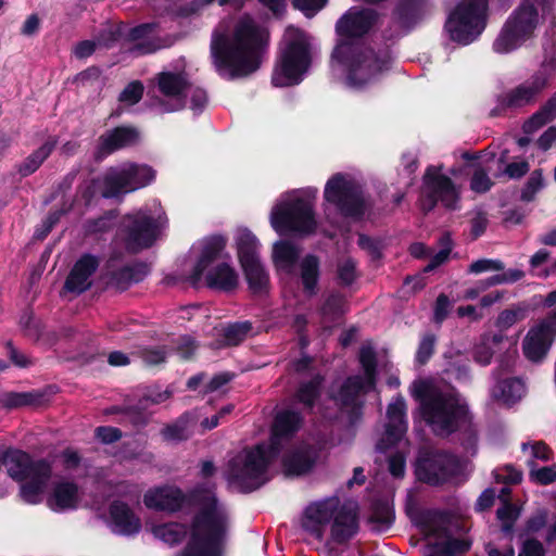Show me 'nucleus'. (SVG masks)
<instances>
[{
    "label": "nucleus",
    "instance_id": "54",
    "mask_svg": "<svg viewBox=\"0 0 556 556\" xmlns=\"http://www.w3.org/2000/svg\"><path fill=\"white\" fill-rule=\"evenodd\" d=\"M338 273L344 285L352 283L356 278L355 263L351 258L343 260L338 266Z\"/></svg>",
    "mask_w": 556,
    "mask_h": 556
},
{
    "label": "nucleus",
    "instance_id": "42",
    "mask_svg": "<svg viewBox=\"0 0 556 556\" xmlns=\"http://www.w3.org/2000/svg\"><path fill=\"white\" fill-rule=\"evenodd\" d=\"M142 277V268L125 266L113 273L112 281L117 288L125 289L131 282L140 281Z\"/></svg>",
    "mask_w": 556,
    "mask_h": 556
},
{
    "label": "nucleus",
    "instance_id": "37",
    "mask_svg": "<svg viewBox=\"0 0 556 556\" xmlns=\"http://www.w3.org/2000/svg\"><path fill=\"white\" fill-rule=\"evenodd\" d=\"M194 420L195 418L191 414H185L176 422L162 430L163 438L169 442L187 440L192 433L191 425Z\"/></svg>",
    "mask_w": 556,
    "mask_h": 556
},
{
    "label": "nucleus",
    "instance_id": "13",
    "mask_svg": "<svg viewBox=\"0 0 556 556\" xmlns=\"http://www.w3.org/2000/svg\"><path fill=\"white\" fill-rule=\"evenodd\" d=\"M540 14L532 0L522 1L509 15L493 42L496 53H509L531 39L540 25Z\"/></svg>",
    "mask_w": 556,
    "mask_h": 556
},
{
    "label": "nucleus",
    "instance_id": "24",
    "mask_svg": "<svg viewBox=\"0 0 556 556\" xmlns=\"http://www.w3.org/2000/svg\"><path fill=\"white\" fill-rule=\"evenodd\" d=\"M462 463L445 452H429L421 455L416 465L419 480L430 484H439L460 472Z\"/></svg>",
    "mask_w": 556,
    "mask_h": 556
},
{
    "label": "nucleus",
    "instance_id": "58",
    "mask_svg": "<svg viewBox=\"0 0 556 556\" xmlns=\"http://www.w3.org/2000/svg\"><path fill=\"white\" fill-rule=\"evenodd\" d=\"M525 273L520 269H508L507 271H503L501 274H496L491 277V282L502 285V283H511L522 279Z\"/></svg>",
    "mask_w": 556,
    "mask_h": 556
},
{
    "label": "nucleus",
    "instance_id": "25",
    "mask_svg": "<svg viewBox=\"0 0 556 556\" xmlns=\"http://www.w3.org/2000/svg\"><path fill=\"white\" fill-rule=\"evenodd\" d=\"M377 22L370 9H350L337 23L339 42H362L356 38L365 35Z\"/></svg>",
    "mask_w": 556,
    "mask_h": 556
},
{
    "label": "nucleus",
    "instance_id": "49",
    "mask_svg": "<svg viewBox=\"0 0 556 556\" xmlns=\"http://www.w3.org/2000/svg\"><path fill=\"white\" fill-rule=\"evenodd\" d=\"M143 93V86L140 81H131L119 94V101L132 105L137 103Z\"/></svg>",
    "mask_w": 556,
    "mask_h": 556
},
{
    "label": "nucleus",
    "instance_id": "27",
    "mask_svg": "<svg viewBox=\"0 0 556 556\" xmlns=\"http://www.w3.org/2000/svg\"><path fill=\"white\" fill-rule=\"evenodd\" d=\"M99 265L98 258L91 255H84L77 261L70 276L66 279V290L74 293H81L87 290L91 282L90 276Z\"/></svg>",
    "mask_w": 556,
    "mask_h": 556
},
{
    "label": "nucleus",
    "instance_id": "22",
    "mask_svg": "<svg viewBox=\"0 0 556 556\" xmlns=\"http://www.w3.org/2000/svg\"><path fill=\"white\" fill-rule=\"evenodd\" d=\"M459 201V189L450 177L441 173V168L430 166L424 177L420 205L426 212L431 211L438 202L447 208H456Z\"/></svg>",
    "mask_w": 556,
    "mask_h": 556
},
{
    "label": "nucleus",
    "instance_id": "62",
    "mask_svg": "<svg viewBox=\"0 0 556 556\" xmlns=\"http://www.w3.org/2000/svg\"><path fill=\"white\" fill-rule=\"evenodd\" d=\"M450 308V300L445 294H440L437 299L435 309H434V319L438 323H441L447 315Z\"/></svg>",
    "mask_w": 556,
    "mask_h": 556
},
{
    "label": "nucleus",
    "instance_id": "18",
    "mask_svg": "<svg viewBox=\"0 0 556 556\" xmlns=\"http://www.w3.org/2000/svg\"><path fill=\"white\" fill-rule=\"evenodd\" d=\"M155 94L152 105L160 111L170 113L184 109L187 105V91L190 81L182 70H165L154 77Z\"/></svg>",
    "mask_w": 556,
    "mask_h": 556
},
{
    "label": "nucleus",
    "instance_id": "34",
    "mask_svg": "<svg viewBox=\"0 0 556 556\" xmlns=\"http://www.w3.org/2000/svg\"><path fill=\"white\" fill-rule=\"evenodd\" d=\"M118 34L113 28L105 30L97 40H85L79 42L74 54L78 59L90 56L98 48H110L117 40Z\"/></svg>",
    "mask_w": 556,
    "mask_h": 556
},
{
    "label": "nucleus",
    "instance_id": "5",
    "mask_svg": "<svg viewBox=\"0 0 556 556\" xmlns=\"http://www.w3.org/2000/svg\"><path fill=\"white\" fill-rule=\"evenodd\" d=\"M331 521L330 540L336 543L350 540L358 530L355 513L341 507L338 497L309 504L303 513L301 526L309 540L324 543Z\"/></svg>",
    "mask_w": 556,
    "mask_h": 556
},
{
    "label": "nucleus",
    "instance_id": "31",
    "mask_svg": "<svg viewBox=\"0 0 556 556\" xmlns=\"http://www.w3.org/2000/svg\"><path fill=\"white\" fill-rule=\"evenodd\" d=\"M300 249L290 241L280 240L273 247V262L277 270L291 274L300 256Z\"/></svg>",
    "mask_w": 556,
    "mask_h": 556
},
{
    "label": "nucleus",
    "instance_id": "43",
    "mask_svg": "<svg viewBox=\"0 0 556 556\" xmlns=\"http://www.w3.org/2000/svg\"><path fill=\"white\" fill-rule=\"evenodd\" d=\"M489 169L490 167L484 168L480 164L473 165L472 177L470 180V188L472 191L484 193L491 189L493 184L488 175Z\"/></svg>",
    "mask_w": 556,
    "mask_h": 556
},
{
    "label": "nucleus",
    "instance_id": "11",
    "mask_svg": "<svg viewBox=\"0 0 556 556\" xmlns=\"http://www.w3.org/2000/svg\"><path fill=\"white\" fill-rule=\"evenodd\" d=\"M229 255L225 254V240L213 238L206 241L202 248L189 278L193 285L202 280L206 286L223 291H231L239 283V275L225 261Z\"/></svg>",
    "mask_w": 556,
    "mask_h": 556
},
{
    "label": "nucleus",
    "instance_id": "35",
    "mask_svg": "<svg viewBox=\"0 0 556 556\" xmlns=\"http://www.w3.org/2000/svg\"><path fill=\"white\" fill-rule=\"evenodd\" d=\"M300 277L304 291L309 295L315 294L319 277V262L315 256L307 255L301 261Z\"/></svg>",
    "mask_w": 556,
    "mask_h": 556
},
{
    "label": "nucleus",
    "instance_id": "30",
    "mask_svg": "<svg viewBox=\"0 0 556 556\" xmlns=\"http://www.w3.org/2000/svg\"><path fill=\"white\" fill-rule=\"evenodd\" d=\"M315 463L312 450L300 447L288 452L283 456L282 465L287 476H300L308 472Z\"/></svg>",
    "mask_w": 556,
    "mask_h": 556
},
{
    "label": "nucleus",
    "instance_id": "6",
    "mask_svg": "<svg viewBox=\"0 0 556 556\" xmlns=\"http://www.w3.org/2000/svg\"><path fill=\"white\" fill-rule=\"evenodd\" d=\"M332 58L351 88L372 83L391 65L389 52L376 53L364 42H339Z\"/></svg>",
    "mask_w": 556,
    "mask_h": 556
},
{
    "label": "nucleus",
    "instance_id": "45",
    "mask_svg": "<svg viewBox=\"0 0 556 556\" xmlns=\"http://www.w3.org/2000/svg\"><path fill=\"white\" fill-rule=\"evenodd\" d=\"M525 318V311L522 308L516 307L510 309L503 311L496 319V327L501 330H507L516 323L522 320Z\"/></svg>",
    "mask_w": 556,
    "mask_h": 556
},
{
    "label": "nucleus",
    "instance_id": "63",
    "mask_svg": "<svg viewBox=\"0 0 556 556\" xmlns=\"http://www.w3.org/2000/svg\"><path fill=\"white\" fill-rule=\"evenodd\" d=\"M517 509L508 502H505L504 505L497 509L498 519L506 525H510L517 518Z\"/></svg>",
    "mask_w": 556,
    "mask_h": 556
},
{
    "label": "nucleus",
    "instance_id": "4",
    "mask_svg": "<svg viewBox=\"0 0 556 556\" xmlns=\"http://www.w3.org/2000/svg\"><path fill=\"white\" fill-rule=\"evenodd\" d=\"M412 395L420 402L422 415L433 431L450 434L470 422L467 403L453 391H442L428 381L412 384Z\"/></svg>",
    "mask_w": 556,
    "mask_h": 556
},
{
    "label": "nucleus",
    "instance_id": "10",
    "mask_svg": "<svg viewBox=\"0 0 556 556\" xmlns=\"http://www.w3.org/2000/svg\"><path fill=\"white\" fill-rule=\"evenodd\" d=\"M3 465L10 478L17 481L21 498L28 504L42 501L52 470L46 460H33L20 450H10L3 456Z\"/></svg>",
    "mask_w": 556,
    "mask_h": 556
},
{
    "label": "nucleus",
    "instance_id": "53",
    "mask_svg": "<svg viewBox=\"0 0 556 556\" xmlns=\"http://www.w3.org/2000/svg\"><path fill=\"white\" fill-rule=\"evenodd\" d=\"M167 352L163 348H147L141 351V358L147 365H159L165 362Z\"/></svg>",
    "mask_w": 556,
    "mask_h": 556
},
{
    "label": "nucleus",
    "instance_id": "57",
    "mask_svg": "<svg viewBox=\"0 0 556 556\" xmlns=\"http://www.w3.org/2000/svg\"><path fill=\"white\" fill-rule=\"evenodd\" d=\"M328 0H292L294 8L311 16L325 7Z\"/></svg>",
    "mask_w": 556,
    "mask_h": 556
},
{
    "label": "nucleus",
    "instance_id": "33",
    "mask_svg": "<svg viewBox=\"0 0 556 556\" xmlns=\"http://www.w3.org/2000/svg\"><path fill=\"white\" fill-rule=\"evenodd\" d=\"M139 132L132 127H117L102 137V146L108 152L135 144Z\"/></svg>",
    "mask_w": 556,
    "mask_h": 556
},
{
    "label": "nucleus",
    "instance_id": "8",
    "mask_svg": "<svg viewBox=\"0 0 556 556\" xmlns=\"http://www.w3.org/2000/svg\"><path fill=\"white\" fill-rule=\"evenodd\" d=\"M418 523L428 540L425 556H455L469 549L458 519L440 511L421 513Z\"/></svg>",
    "mask_w": 556,
    "mask_h": 556
},
{
    "label": "nucleus",
    "instance_id": "21",
    "mask_svg": "<svg viewBox=\"0 0 556 556\" xmlns=\"http://www.w3.org/2000/svg\"><path fill=\"white\" fill-rule=\"evenodd\" d=\"M359 362L364 369L363 376L349 378L334 396L336 403L342 408L354 409L359 404V397L375 386L376 354L370 344H364L359 351Z\"/></svg>",
    "mask_w": 556,
    "mask_h": 556
},
{
    "label": "nucleus",
    "instance_id": "55",
    "mask_svg": "<svg viewBox=\"0 0 556 556\" xmlns=\"http://www.w3.org/2000/svg\"><path fill=\"white\" fill-rule=\"evenodd\" d=\"M530 477L536 483L548 484L556 480V470L554 467H542L539 469L532 468Z\"/></svg>",
    "mask_w": 556,
    "mask_h": 556
},
{
    "label": "nucleus",
    "instance_id": "50",
    "mask_svg": "<svg viewBox=\"0 0 556 556\" xmlns=\"http://www.w3.org/2000/svg\"><path fill=\"white\" fill-rule=\"evenodd\" d=\"M187 98L190 100L189 109L194 113H200L207 103L206 92L190 84V88L187 91Z\"/></svg>",
    "mask_w": 556,
    "mask_h": 556
},
{
    "label": "nucleus",
    "instance_id": "44",
    "mask_svg": "<svg viewBox=\"0 0 556 556\" xmlns=\"http://www.w3.org/2000/svg\"><path fill=\"white\" fill-rule=\"evenodd\" d=\"M344 299L339 294H330L325 301L321 314L325 318L334 319L344 313Z\"/></svg>",
    "mask_w": 556,
    "mask_h": 556
},
{
    "label": "nucleus",
    "instance_id": "48",
    "mask_svg": "<svg viewBox=\"0 0 556 556\" xmlns=\"http://www.w3.org/2000/svg\"><path fill=\"white\" fill-rule=\"evenodd\" d=\"M437 339L434 334L426 333L419 343L418 350L416 352V361L419 364H425L429 361L434 352Z\"/></svg>",
    "mask_w": 556,
    "mask_h": 556
},
{
    "label": "nucleus",
    "instance_id": "20",
    "mask_svg": "<svg viewBox=\"0 0 556 556\" xmlns=\"http://www.w3.org/2000/svg\"><path fill=\"white\" fill-rule=\"evenodd\" d=\"M556 74V61L545 59L539 70L526 81L505 92L500 103L504 108L518 109L535 102Z\"/></svg>",
    "mask_w": 556,
    "mask_h": 556
},
{
    "label": "nucleus",
    "instance_id": "12",
    "mask_svg": "<svg viewBox=\"0 0 556 556\" xmlns=\"http://www.w3.org/2000/svg\"><path fill=\"white\" fill-rule=\"evenodd\" d=\"M167 218L161 204L154 201L136 210L122 219L118 237L130 252H138L153 244Z\"/></svg>",
    "mask_w": 556,
    "mask_h": 556
},
{
    "label": "nucleus",
    "instance_id": "47",
    "mask_svg": "<svg viewBox=\"0 0 556 556\" xmlns=\"http://www.w3.org/2000/svg\"><path fill=\"white\" fill-rule=\"evenodd\" d=\"M320 378L316 377L307 383H303L296 394L299 402L306 406H312L314 399L318 394V388L320 386Z\"/></svg>",
    "mask_w": 556,
    "mask_h": 556
},
{
    "label": "nucleus",
    "instance_id": "23",
    "mask_svg": "<svg viewBox=\"0 0 556 556\" xmlns=\"http://www.w3.org/2000/svg\"><path fill=\"white\" fill-rule=\"evenodd\" d=\"M556 339V311L532 325L522 339L525 357L532 363H541L547 356Z\"/></svg>",
    "mask_w": 556,
    "mask_h": 556
},
{
    "label": "nucleus",
    "instance_id": "15",
    "mask_svg": "<svg viewBox=\"0 0 556 556\" xmlns=\"http://www.w3.org/2000/svg\"><path fill=\"white\" fill-rule=\"evenodd\" d=\"M405 408V401L402 397H396L389 404L386 430L377 444V447L383 452L391 447L397 448L389 458V470L396 478L403 477L405 472L404 452L407 446V441L405 440L407 430Z\"/></svg>",
    "mask_w": 556,
    "mask_h": 556
},
{
    "label": "nucleus",
    "instance_id": "51",
    "mask_svg": "<svg viewBox=\"0 0 556 556\" xmlns=\"http://www.w3.org/2000/svg\"><path fill=\"white\" fill-rule=\"evenodd\" d=\"M494 351L490 345V338L488 336H483L481 338V342L475 348V359L481 365L490 364L493 357Z\"/></svg>",
    "mask_w": 556,
    "mask_h": 556
},
{
    "label": "nucleus",
    "instance_id": "40",
    "mask_svg": "<svg viewBox=\"0 0 556 556\" xmlns=\"http://www.w3.org/2000/svg\"><path fill=\"white\" fill-rule=\"evenodd\" d=\"M394 519L392 507L388 503L377 504L369 517L372 530L382 532L390 528Z\"/></svg>",
    "mask_w": 556,
    "mask_h": 556
},
{
    "label": "nucleus",
    "instance_id": "14",
    "mask_svg": "<svg viewBox=\"0 0 556 556\" xmlns=\"http://www.w3.org/2000/svg\"><path fill=\"white\" fill-rule=\"evenodd\" d=\"M488 0H460L450 13L445 29L453 41L468 45L486 25Z\"/></svg>",
    "mask_w": 556,
    "mask_h": 556
},
{
    "label": "nucleus",
    "instance_id": "56",
    "mask_svg": "<svg viewBox=\"0 0 556 556\" xmlns=\"http://www.w3.org/2000/svg\"><path fill=\"white\" fill-rule=\"evenodd\" d=\"M522 450L525 452L530 451V455L535 459L546 462L551 458V451L543 442H535L533 444L523 443Z\"/></svg>",
    "mask_w": 556,
    "mask_h": 556
},
{
    "label": "nucleus",
    "instance_id": "41",
    "mask_svg": "<svg viewBox=\"0 0 556 556\" xmlns=\"http://www.w3.org/2000/svg\"><path fill=\"white\" fill-rule=\"evenodd\" d=\"M251 324L249 321L237 323L228 325L223 328V338L225 345H237L242 342L248 333L251 331Z\"/></svg>",
    "mask_w": 556,
    "mask_h": 556
},
{
    "label": "nucleus",
    "instance_id": "29",
    "mask_svg": "<svg viewBox=\"0 0 556 556\" xmlns=\"http://www.w3.org/2000/svg\"><path fill=\"white\" fill-rule=\"evenodd\" d=\"M153 30L154 26L152 24H143L130 30L129 37L132 40L139 41L131 49L135 54H149L170 46L172 42L168 40L152 37Z\"/></svg>",
    "mask_w": 556,
    "mask_h": 556
},
{
    "label": "nucleus",
    "instance_id": "16",
    "mask_svg": "<svg viewBox=\"0 0 556 556\" xmlns=\"http://www.w3.org/2000/svg\"><path fill=\"white\" fill-rule=\"evenodd\" d=\"M324 199L346 216H361L367 207L361 185L348 174H336L327 181Z\"/></svg>",
    "mask_w": 556,
    "mask_h": 556
},
{
    "label": "nucleus",
    "instance_id": "61",
    "mask_svg": "<svg viewBox=\"0 0 556 556\" xmlns=\"http://www.w3.org/2000/svg\"><path fill=\"white\" fill-rule=\"evenodd\" d=\"M96 435L103 443H112L121 438V431L113 427H99L96 430Z\"/></svg>",
    "mask_w": 556,
    "mask_h": 556
},
{
    "label": "nucleus",
    "instance_id": "9",
    "mask_svg": "<svg viewBox=\"0 0 556 556\" xmlns=\"http://www.w3.org/2000/svg\"><path fill=\"white\" fill-rule=\"evenodd\" d=\"M311 64L308 37L301 29L288 26L285 30L280 54L276 62L271 81L276 87L299 84Z\"/></svg>",
    "mask_w": 556,
    "mask_h": 556
},
{
    "label": "nucleus",
    "instance_id": "60",
    "mask_svg": "<svg viewBox=\"0 0 556 556\" xmlns=\"http://www.w3.org/2000/svg\"><path fill=\"white\" fill-rule=\"evenodd\" d=\"M544 547L541 542L534 539L525 541L519 556H543Z\"/></svg>",
    "mask_w": 556,
    "mask_h": 556
},
{
    "label": "nucleus",
    "instance_id": "39",
    "mask_svg": "<svg viewBox=\"0 0 556 556\" xmlns=\"http://www.w3.org/2000/svg\"><path fill=\"white\" fill-rule=\"evenodd\" d=\"M152 533L155 538L162 540L167 544H176L180 542L182 536L187 534L185 527L180 523L169 522L152 528Z\"/></svg>",
    "mask_w": 556,
    "mask_h": 556
},
{
    "label": "nucleus",
    "instance_id": "7",
    "mask_svg": "<svg viewBox=\"0 0 556 556\" xmlns=\"http://www.w3.org/2000/svg\"><path fill=\"white\" fill-rule=\"evenodd\" d=\"M315 189L292 190L282 193L271 207L269 220L280 235L312 233L316 228L314 214Z\"/></svg>",
    "mask_w": 556,
    "mask_h": 556
},
{
    "label": "nucleus",
    "instance_id": "64",
    "mask_svg": "<svg viewBox=\"0 0 556 556\" xmlns=\"http://www.w3.org/2000/svg\"><path fill=\"white\" fill-rule=\"evenodd\" d=\"M556 141V127L547 128L543 135L539 138L538 144L541 149L547 150Z\"/></svg>",
    "mask_w": 556,
    "mask_h": 556
},
{
    "label": "nucleus",
    "instance_id": "52",
    "mask_svg": "<svg viewBox=\"0 0 556 556\" xmlns=\"http://www.w3.org/2000/svg\"><path fill=\"white\" fill-rule=\"evenodd\" d=\"M543 187V177L541 170H534L528 179L522 190V199L532 200L533 195Z\"/></svg>",
    "mask_w": 556,
    "mask_h": 556
},
{
    "label": "nucleus",
    "instance_id": "26",
    "mask_svg": "<svg viewBox=\"0 0 556 556\" xmlns=\"http://www.w3.org/2000/svg\"><path fill=\"white\" fill-rule=\"evenodd\" d=\"M84 498V492L74 482L66 479L52 483L47 496V506L56 513L76 509Z\"/></svg>",
    "mask_w": 556,
    "mask_h": 556
},
{
    "label": "nucleus",
    "instance_id": "19",
    "mask_svg": "<svg viewBox=\"0 0 556 556\" xmlns=\"http://www.w3.org/2000/svg\"><path fill=\"white\" fill-rule=\"evenodd\" d=\"M238 257L250 289L263 292L269 278L258 257L260 242L249 229H238L236 233Z\"/></svg>",
    "mask_w": 556,
    "mask_h": 556
},
{
    "label": "nucleus",
    "instance_id": "28",
    "mask_svg": "<svg viewBox=\"0 0 556 556\" xmlns=\"http://www.w3.org/2000/svg\"><path fill=\"white\" fill-rule=\"evenodd\" d=\"M110 525L114 532L126 535L137 533L141 528L139 518L128 505L119 501L110 506Z\"/></svg>",
    "mask_w": 556,
    "mask_h": 556
},
{
    "label": "nucleus",
    "instance_id": "32",
    "mask_svg": "<svg viewBox=\"0 0 556 556\" xmlns=\"http://www.w3.org/2000/svg\"><path fill=\"white\" fill-rule=\"evenodd\" d=\"M492 397L505 405L514 404L525 394V384L515 378L498 381L491 391Z\"/></svg>",
    "mask_w": 556,
    "mask_h": 556
},
{
    "label": "nucleus",
    "instance_id": "3",
    "mask_svg": "<svg viewBox=\"0 0 556 556\" xmlns=\"http://www.w3.org/2000/svg\"><path fill=\"white\" fill-rule=\"evenodd\" d=\"M302 417L293 410L277 414L269 444H257L243 448L228 463L226 477L242 492L253 491L267 481V468L270 460L301 427Z\"/></svg>",
    "mask_w": 556,
    "mask_h": 556
},
{
    "label": "nucleus",
    "instance_id": "17",
    "mask_svg": "<svg viewBox=\"0 0 556 556\" xmlns=\"http://www.w3.org/2000/svg\"><path fill=\"white\" fill-rule=\"evenodd\" d=\"M155 170L144 164L125 163L110 168L103 177L102 194L104 198L118 197L132 192L151 184Z\"/></svg>",
    "mask_w": 556,
    "mask_h": 556
},
{
    "label": "nucleus",
    "instance_id": "2",
    "mask_svg": "<svg viewBox=\"0 0 556 556\" xmlns=\"http://www.w3.org/2000/svg\"><path fill=\"white\" fill-rule=\"evenodd\" d=\"M268 41V30L249 15L238 18L228 30L218 26L211 40L215 70L228 79L253 74L261 66Z\"/></svg>",
    "mask_w": 556,
    "mask_h": 556
},
{
    "label": "nucleus",
    "instance_id": "59",
    "mask_svg": "<svg viewBox=\"0 0 556 556\" xmlns=\"http://www.w3.org/2000/svg\"><path fill=\"white\" fill-rule=\"evenodd\" d=\"M233 410V405L229 404L224 406L216 415L212 418H205L201 422V428L203 431L211 430L216 428L219 425L220 419L231 414Z\"/></svg>",
    "mask_w": 556,
    "mask_h": 556
},
{
    "label": "nucleus",
    "instance_id": "1",
    "mask_svg": "<svg viewBox=\"0 0 556 556\" xmlns=\"http://www.w3.org/2000/svg\"><path fill=\"white\" fill-rule=\"evenodd\" d=\"M150 509L174 513L191 506L195 513L185 549L177 556H219L228 531V515L212 486H199L189 497L172 485L150 489L143 496Z\"/></svg>",
    "mask_w": 556,
    "mask_h": 556
},
{
    "label": "nucleus",
    "instance_id": "38",
    "mask_svg": "<svg viewBox=\"0 0 556 556\" xmlns=\"http://www.w3.org/2000/svg\"><path fill=\"white\" fill-rule=\"evenodd\" d=\"M55 147V141H47L40 148H38L33 154H30L20 165L18 172L22 176H28L35 173L42 162L51 154Z\"/></svg>",
    "mask_w": 556,
    "mask_h": 556
},
{
    "label": "nucleus",
    "instance_id": "36",
    "mask_svg": "<svg viewBox=\"0 0 556 556\" xmlns=\"http://www.w3.org/2000/svg\"><path fill=\"white\" fill-rule=\"evenodd\" d=\"M556 117V96L551 98L536 113L523 124L526 134H533Z\"/></svg>",
    "mask_w": 556,
    "mask_h": 556
},
{
    "label": "nucleus",
    "instance_id": "46",
    "mask_svg": "<svg viewBox=\"0 0 556 556\" xmlns=\"http://www.w3.org/2000/svg\"><path fill=\"white\" fill-rule=\"evenodd\" d=\"M504 268V263L500 260L481 258L469 265L468 273L479 275L488 271H503Z\"/></svg>",
    "mask_w": 556,
    "mask_h": 556
}]
</instances>
